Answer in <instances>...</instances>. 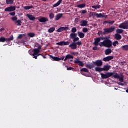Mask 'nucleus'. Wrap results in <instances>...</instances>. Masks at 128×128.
Masks as SVG:
<instances>
[{
	"mask_svg": "<svg viewBox=\"0 0 128 128\" xmlns=\"http://www.w3.org/2000/svg\"><path fill=\"white\" fill-rule=\"evenodd\" d=\"M102 78V80H104L106 78H110V76H112V78H114V72H106L105 74L104 73L100 74Z\"/></svg>",
	"mask_w": 128,
	"mask_h": 128,
	"instance_id": "1",
	"label": "nucleus"
},
{
	"mask_svg": "<svg viewBox=\"0 0 128 128\" xmlns=\"http://www.w3.org/2000/svg\"><path fill=\"white\" fill-rule=\"evenodd\" d=\"M115 30V26H112L108 28H104V32H103V34H110V32H114Z\"/></svg>",
	"mask_w": 128,
	"mask_h": 128,
	"instance_id": "2",
	"label": "nucleus"
},
{
	"mask_svg": "<svg viewBox=\"0 0 128 128\" xmlns=\"http://www.w3.org/2000/svg\"><path fill=\"white\" fill-rule=\"evenodd\" d=\"M118 28L123 30H128V20H126L124 22L120 24Z\"/></svg>",
	"mask_w": 128,
	"mask_h": 128,
	"instance_id": "3",
	"label": "nucleus"
},
{
	"mask_svg": "<svg viewBox=\"0 0 128 128\" xmlns=\"http://www.w3.org/2000/svg\"><path fill=\"white\" fill-rule=\"evenodd\" d=\"M113 78L119 79V82H124V76H122V74L120 76L118 73H116L115 74L113 75Z\"/></svg>",
	"mask_w": 128,
	"mask_h": 128,
	"instance_id": "4",
	"label": "nucleus"
},
{
	"mask_svg": "<svg viewBox=\"0 0 128 128\" xmlns=\"http://www.w3.org/2000/svg\"><path fill=\"white\" fill-rule=\"evenodd\" d=\"M105 48H112V42L110 39L104 40Z\"/></svg>",
	"mask_w": 128,
	"mask_h": 128,
	"instance_id": "5",
	"label": "nucleus"
},
{
	"mask_svg": "<svg viewBox=\"0 0 128 128\" xmlns=\"http://www.w3.org/2000/svg\"><path fill=\"white\" fill-rule=\"evenodd\" d=\"M32 52H33V54H32V58H35L36 60H38V58H37V54H40V50L39 49H36V48H34V49Z\"/></svg>",
	"mask_w": 128,
	"mask_h": 128,
	"instance_id": "6",
	"label": "nucleus"
},
{
	"mask_svg": "<svg viewBox=\"0 0 128 128\" xmlns=\"http://www.w3.org/2000/svg\"><path fill=\"white\" fill-rule=\"evenodd\" d=\"M70 44V42H69L68 41H67V42L62 41V42L56 43V44L57 46H68Z\"/></svg>",
	"mask_w": 128,
	"mask_h": 128,
	"instance_id": "7",
	"label": "nucleus"
},
{
	"mask_svg": "<svg viewBox=\"0 0 128 128\" xmlns=\"http://www.w3.org/2000/svg\"><path fill=\"white\" fill-rule=\"evenodd\" d=\"M80 59L76 58V60H74V63L76 64H78V66H84V62L82 61H80L79 60Z\"/></svg>",
	"mask_w": 128,
	"mask_h": 128,
	"instance_id": "8",
	"label": "nucleus"
},
{
	"mask_svg": "<svg viewBox=\"0 0 128 128\" xmlns=\"http://www.w3.org/2000/svg\"><path fill=\"white\" fill-rule=\"evenodd\" d=\"M14 10H16V7L12 6H11L10 7L6 8L4 9L5 12H14Z\"/></svg>",
	"mask_w": 128,
	"mask_h": 128,
	"instance_id": "9",
	"label": "nucleus"
},
{
	"mask_svg": "<svg viewBox=\"0 0 128 128\" xmlns=\"http://www.w3.org/2000/svg\"><path fill=\"white\" fill-rule=\"evenodd\" d=\"M102 38V36L94 38V44L96 46H98V42H100V40Z\"/></svg>",
	"mask_w": 128,
	"mask_h": 128,
	"instance_id": "10",
	"label": "nucleus"
},
{
	"mask_svg": "<svg viewBox=\"0 0 128 128\" xmlns=\"http://www.w3.org/2000/svg\"><path fill=\"white\" fill-rule=\"evenodd\" d=\"M93 64L97 66H102V60H96V62H93Z\"/></svg>",
	"mask_w": 128,
	"mask_h": 128,
	"instance_id": "11",
	"label": "nucleus"
},
{
	"mask_svg": "<svg viewBox=\"0 0 128 128\" xmlns=\"http://www.w3.org/2000/svg\"><path fill=\"white\" fill-rule=\"evenodd\" d=\"M68 30V27H61L58 28L56 32H64V30Z\"/></svg>",
	"mask_w": 128,
	"mask_h": 128,
	"instance_id": "12",
	"label": "nucleus"
},
{
	"mask_svg": "<svg viewBox=\"0 0 128 128\" xmlns=\"http://www.w3.org/2000/svg\"><path fill=\"white\" fill-rule=\"evenodd\" d=\"M114 59V56H108L103 58L104 62H110Z\"/></svg>",
	"mask_w": 128,
	"mask_h": 128,
	"instance_id": "13",
	"label": "nucleus"
},
{
	"mask_svg": "<svg viewBox=\"0 0 128 128\" xmlns=\"http://www.w3.org/2000/svg\"><path fill=\"white\" fill-rule=\"evenodd\" d=\"M69 48H70L72 50H76L78 47L76 46V43L73 42L69 45Z\"/></svg>",
	"mask_w": 128,
	"mask_h": 128,
	"instance_id": "14",
	"label": "nucleus"
},
{
	"mask_svg": "<svg viewBox=\"0 0 128 128\" xmlns=\"http://www.w3.org/2000/svg\"><path fill=\"white\" fill-rule=\"evenodd\" d=\"M38 21L40 22H48V18L46 17H42L38 20Z\"/></svg>",
	"mask_w": 128,
	"mask_h": 128,
	"instance_id": "15",
	"label": "nucleus"
},
{
	"mask_svg": "<svg viewBox=\"0 0 128 128\" xmlns=\"http://www.w3.org/2000/svg\"><path fill=\"white\" fill-rule=\"evenodd\" d=\"M88 22L86 20H82L80 22L81 26H88Z\"/></svg>",
	"mask_w": 128,
	"mask_h": 128,
	"instance_id": "16",
	"label": "nucleus"
},
{
	"mask_svg": "<svg viewBox=\"0 0 128 128\" xmlns=\"http://www.w3.org/2000/svg\"><path fill=\"white\" fill-rule=\"evenodd\" d=\"M49 56L52 58V60H55L56 62H60V58L52 56V55L49 54Z\"/></svg>",
	"mask_w": 128,
	"mask_h": 128,
	"instance_id": "17",
	"label": "nucleus"
},
{
	"mask_svg": "<svg viewBox=\"0 0 128 128\" xmlns=\"http://www.w3.org/2000/svg\"><path fill=\"white\" fill-rule=\"evenodd\" d=\"M26 16H28V18H29L30 20H36V17L30 14H27Z\"/></svg>",
	"mask_w": 128,
	"mask_h": 128,
	"instance_id": "18",
	"label": "nucleus"
},
{
	"mask_svg": "<svg viewBox=\"0 0 128 128\" xmlns=\"http://www.w3.org/2000/svg\"><path fill=\"white\" fill-rule=\"evenodd\" d=\"M77 36V34L76 33H70V38L71 40H74L75 38Z\"/></svg>",
	"mask_w": 128,
	"mask_h": 128,
	"instance_id": "19",
	"label": "nucleus"
},
{
	"mask_svg": "<svg viewBox=\"0 0 128 128\" xmlns=\"http://www.w3.org/2000/svg\"><path fill=\"white\" fill-rule=\"evenodd\" d=\"M110 68V66L108 65L104 66V68H102L103 72L104 70L108 72V70H109Z\"/></svg>",
	"mask_w": 128,
	"mask_h": 128,
	"instance_id": "20",
	"label": "nucleus"
},
{
	"mask_svg": "<svg viewBox=\"0 0 128 128\" xmlns=\"http://www.w3.org/2000/svg\"><path fill=\"white\" fill-rule=\"evenodd\" d=\"M70 58H74V56L72 55L68 54L66 56V58L64 60V62H66V60H68Z\"/></svg>",
	"mask_w": 128,
	"mask_h": 128,
	"instance_id": "21",
	"label": "nucleus"
},
{
	"mask_svg": "<svg viewBox=\"0 0 128 128\" xmlns=\"http://www.w3.org/2000/svg\"><path fill=\"white\" fill-rule=\"evenodd\" d=\"M78 36H79L80 38H84V34L82 32H78Z\"/></svg>",
	"mask_w": 128,
	"mask_h": 128,
	"instance_id": "22",
	"label": "nucleus"
},
{
	"mask_svg": "<svg viewBox=\"0 0 128 128\" xmlns=\"http://www.w3.org/2000/svg\"><path fill=\"white\" fill-rule=\"evenodd\" d=\"M110 54H112V49L108 48L105 50V54H106V56H108Z\"/></svg>",
	"mask_w": 128,
	"mask_h": 128,
	"instance_id": "23",
	"label": "nucleus"
},
{
	"mask_svg": "<svg viewBox=\"0 0 128 128\" xmlns=\"http://www.w3.org/2000/svg\"><path fill=\"white\" fill-rule=\"evenodd\" d=\"M62 0H58V1L56 3L53 4V7L56 8V6H60V4H62Z\"/></svg>",
	"mask_w": 128,
	"mask_h": 128,
	"instance_id": "24",
	"label": "nucleus"
},
{
	"mask_svg": "<svg viewBox=\"0 0 128 128\" xmlns=\"http://www.w3.org/2000/svg\"><path fill=\"white\" fill-rule=\"evenodd\" d=\"M62 16V14H58L55 16L56 20H58Z\"/></svg>",
	"mask_w": 128,
	"mask_h": 128,
	"instance_id": "25",
	"label": "nucleus"
},
{
	"mask_svg": "<svg viewBox=\"0 0 128 128\" xmlns=\"http://www.w3.org/2000/svg\"><path fill=\"white\" fill-rule=\"evenodd\" d=\"M15 24L18 26H22V20H18L14 22Z\"/></svg>",
	"mask_w": 128,
	"mask_h": 128,
	"instance_id": "26",
	"label": "nucleus"
},
{
	"mask_svg": "<svg viewBox=\"0 0 128 128\" xmlns=\"http://www.w3.org/2000/svg\"><path fill=\"white\" fill-rule=\"evenodd\" d=\"M24 10H30V8H34V6H24Z\"/></svg>",
	"mask_w": 128,
	"mask_h": 128,
	"instance_id": "27",
	"label": "nucleus"
},
{
	"mask_svg": "<svg viewBox=\"0 0 128 128\" xmlns=\"http://www.w3.org/2000/svg\"><path fill=\"white\" fill-rule=\"evenodd\" d=\"M14 0H6V4H13Z\"/></svg>",
	"mask_w": 128,
	"mask_h": 128,
	"instance_id": "28",
	"label": "nucleus"
},
{
	"mask_svg": "<svg viewBox=\"0 0 128 128\" xmlns=\"http://www.w3.org/2000/svg\"><path fill=\"white\" fill-rule=\"evenodd\" d=\"M115 38L118 40H122V36L118 34H116Z\"/></svg>",
	"mask_w": 128,
	"mask_h": 128,
	"instance_id": "29",
	"label": "nucleus"
},
{
	"mask_svg": "<svg viewBox=\"0 0 128 128\" xmlns=\"http://www.w3.org/2000/svg\"><path fill=\"white\" fill-rule=\"evenodd\" d=\"M86 67H87L88 68H90V70L91 68H93L94 67V64H88L86 65Z\"/></svg>",
	"mask_w": 128,
	"mask_h": 128,
	"instance_id": "30",
	"label": "nucleus"
},
{
	"mask_svg": "<svg viewBox=\"0 0 128 128\" xmlns=\"http://www.w3.org/2000/svg\"><path fill=\"white\" fill-rule=\"evenodd\" d=\"M54 30H56V28H54V27H52L48 30V32H50V33L54 32Z\"/></svg>",
	"mask_w": 128,
	"mask_h": 128,
	"instance_id": "31",
	"label": "nucleus"
},
{
	"mask_svg": "<svg viewBox=\"0 0 128 128\" xmlns=\"http://www.w3.org/2000/svg\"><path fill=\"white\" fill-rule=\"evenodd\" d=\"M95 70L96 72H103L102 68H100V67H96L95 68Z\"/></svg>",
	"mask_w": 128,
	"mask_h": 128,
	"instance_id": "32",
	"label": "nucleus"
},
{
	"mask_svg": "<svg viewBox=\"0 0 128 128\" xmlns=\"http://www.w3.org/2000/svg\"><path fill=\"white\" fill-rule=\"evenodd\" d=\"M77 6L79 8H86V4H78V5Z\"/></svg>",
	"mask_w": 128,
	"mask_h": 128,
	"instance_id": "33",
	"label": "nucleus"
},
{
	"mask_svg": "<svg viewBox=\"0 0 128 128\" xmlns=\"http://www.w3.org/2000/svg\"><path fill=\"white\" fill-rule=\"evenodd\" d=\"M6 38L4 37L0 38V42H6Z\"/></svg>",
	"mask_w": 128,
	"mask_h": 128,
	"instance_id": "34",
	"label": "nucleus"
},
{
	"mask_svg": "<svg viewBox=\"0 0 128 128\" xmlns=\"http://www.w3.org/2000/svg\"><path fill=\"white\" fill-rule=\"evenodd\" d=\"M28 36L30 38H34V36H36V34L34 33L30 32L28 34Z\"/></svg>",
	"mask_w": 128,
	"mask_h": 128,
	"instance_id": "35",
	"label": "nucleus"
},
{
	"mask_svg": "<svg viewBox=\"0 0 128 128\" xmlns=\"http://www.w3.org/2000/svg\"><path fill=\"white\" fill-rule=\"evenodd\" d=\"M116 32L117 34H122L124 32V30L122 29H116Z\"/></svg>",
	"mask_w": 128,
	"mask_h": 128,
	"instance_id": "36",
	"label": "nucleus"
},
{
	"mask_svg": "<svg viewBox=\"0 0 128 128\" xmlns=\"http://www.w3.org/2000/svg\"><path fill=\"white\" fill-rule=\"evenodd\" d=\"M49 18L50 20H52L54 18V14L52 12H51L49 14Z\"/></svg>",
	"mask_w": 128,
	"mask_h": 128,
	"instance_id": "37",
	"label": "nucleus"
},
{
	"mask_svg": "<svg viewBox=\"0 0 128 128\" xmlns=\"http://www.w3.org/2000/svg\"><path fill=\"white\" fill-rule=\"evenodd\" d=\"M80 70V72H88V70L86 68H82Z\"/></svg>",
	"mask_w": 128,
	"mask_h": 128,
	"instance_id": "38",
	"label": "nucleus"
},
{
	"mask_svg": "<svg viewBox=\"0 0 128 128\" xmlns=\"http://www.w3.org/2000/svg\"><path fill=\"white\" fill-rule=\"evenodd\" d=\"M92 8L98 10V8H100V5L93 6H92Z\"/></svg>",
	"mask_w": 128,
	"mask_h": 128,
	"instance_id": "39",
	"label": "nucleus"
},
{
	"mask_svg": "<svg viewBox=\"0 0 128 128\" xmlns=\"http://www.w3.org/2000/svg\"><path fill=\"white\" fill-rule=\"evenodd\" d=\"M26 34H20L19 36H18V40H20L24 38V36H25Z\"/></svg>",
	"mask_w": 128,
	"mask_h": 128,
	"instance_id": "40",
	"label": "nucleus"
},
{
	"mask_svg": "<svg viewBox=\"0 0 128 128\" xmlns=\"http://www.w3.org/2000/svg\"><path fill=\"white\" fill-rule=\"evenodd\" d=\"M122 48L124 50H128V44L122 46Z\"/></svg>",
	"mask_w": 128,
	"mask_h": 128,
	"instance_id": "41",
	"label": "nucleus"
},
{
	"mask_svg": "<svg viewBox=\"0 0 128 128\" xmlns=\"http://www.w3.org/2000/svg\"><path fill=\"white\" fill-rule=\"evenodd\" d=\"M6 40L8 42H10V40H14V36H12V35L10 38H6Z\"/></svg>",
	"mask_w": 128,
	"mask_h": 128,
	"instance_id": "42",
	"label": "nucleus"
},
{
	"mask_svg": "<svg viewBox=\"0 0 128 128\" xmlns=\"http://www.w3.org/2000/svg\"><path fill=\"white\" fill-rule=\"evenodd\" d=\"M71 32L73 34H76V28L75 27L72 28Z\"/></svg>",
	"mask_w": 128,
	"mask_h": 128,
	"instance_id": "43",
	"label": "nucleus"
},
{
	"mask_svg": "<svg viewBox=\"0 0 128 128\" xmlns=\"http://www.w3.org/2000/svg\"><path fill=\"white\" fill-rule=\"evenodd\" d=\"M96 16L97 18H104V15L102 14V13L100 14H96Z\"/></svg>",
	"mask_w": 128,
	"mask_h": 128,
	"instance_id": "44",
	"label": "nucleus"
},
{
	"mask_svg": "<svg viewBox=\"0 0 128 128\" xmlns=\"http://www.w3.org/2000/svg\"><path fill=\"white\" fill-rule=\"evenodd\" d=\"M118 44V41H114L112 43V44L114 46H116V44Z\"/></svg>",
	"mask_w": 128,
	"mask_h": 128,
	"instance_id": "45",
	"label": "nucleus"
},
{
	"mask_svg": "<svg viewBox=\"0 0 128 128\" xmlns=\"http://www.w3.org/2000/svg\"><path fill=\"white\" fill-rule=\"evenodd\" d=\"M11 20L13 21V22H16L18 20V17L17 16H13L11 18Z\"/></svg>",
	"mask_w": 128,
	"mask_h": 128,
	"instance_id": "46",
	"label": "nucleus"
},
{
	"mask_svg": "<svg viewBox=\"0 0 128 128\" xmlns=\"http://www.w3.org/2000/svg\"><path fill=\"white\" fill-rule=\"evenodd\" d=\"M80 40V38L78 37H75L74 39H73V42H78Z\"/></svg>",
	"mask_w": 128,
	"mask_h": 128,
	"instance_id": "47",
	"label": "nucleus"
},
{
	"mask_svg": "<svg viewBox=\"0 0 128 128\" xmlns=\"http://www.w3.org/2000/svg\"><path fill=\"white\" fill-rule=\"evenodd\" d=\"M100 46H104V40L102 42H100L99 44Z\"/></svg>",
	"mask_w": 128,
	"mask_h": 128,
	"instance_id": "48",
	"label": "nucleus"
},
{
	"mask_svg": "<svg viewBox=\"0 0 128 128\" xmlns=\"http://www.w3.org/2000/svg\"><path fill=\"white\" fill-rule=\"evenodd\" d=\"M83 32H88V30L86 28H82Z\"/></svg>",
	"mask_w": 128,
	"mask_h": 128,
	"instance_id": "49",
	"label": "nucleus"
},
{
	"mask_svg": "<svg viewBox=\"0 0 128 128\" xmlns=\"http://www.w3.org/2000/svg\"><path fill=\"white\" fill-rule=\"evenodd\" d=\"M80 14H86V10H82L81 11H80Z\"/></svg>",
	"mask_w": 128,
	"mask_h": 128,
	"instance_id": "50",
	"label": "nucleus"
},
{
	"mask_svg": "<svg viewBox=\"0 0 128 128\" xmlns=\"http://www.w3.org/2000/svg\"><path fill=\"white\" fill-rule=\"evenodd\" d=\"M108 24H114V21L109 20V23Z\"/></svg>",
	"mask_w": 128,
	"mask_h": 128,
	"instance_id": "51",
	"label": "nucleus"
},
{
	"mask_svg": "<svg viewBox=\"0 0 128 128\" xmlns=\"http://www.w3.org/2000/svg\"><path fill=\"white\" fill-rule=\"evenodd\" d=\"M71 54H74V56H78V52H72Z\"/></svg>",
	"mask_w": 128,
	"mask_h": 128,
	"instance_id": "52",
	"label": "nucleus"
},
{
	"mask_svg": "<svg viewBox=\"0 0 128 128\" xmlns=\"http://www.w3.org/2000/svg\"><path fill=\"white\" fill-rule=\"evenodd\" d=\"M9 14H10V16H15L16 15V12H10L9 13Z\"/></svg>",
	"mask_w": 128,
	"mask_h": 128,
	"instance_id": "53",
	"label": "nucleus"
},
{
	"mask_svg": "<svg viewBox=\"0 0 128 128\" xmlns=\"http://www.w3.org/2000/svg\"><path fill=\"white\" fill-rule=\"evenodd\" d=\"M76 44L78 46H82V42H76Z\"/></svg>",
	"mask_w": 128,
	"mask_h": 128,
	"instance_id": "54",
	"label": "nucleus"
},
{
	"mask_svg": "<svg viewBox=\"0 0 128 128\" xmlns=\"http://www.w3.org/2000/svg\"><path fill=\"white\" fill-rule=\"evenodd\" d=\"M109 24V20H108L107 21H104L103 22V24Z\"/></svg>",
	"mask_w": 128,
	"mask_h": 128,
	"instance_id": "55",
	"label": "nucleus"
},
{
	"mask_svg": "<svg viewBox=\"0 0 128 128\" xmlns=\"http://www.w3.org/2000/svg\"><path fill=\"white\" fill-rule=\"evenodd\" d=\"M74 70V68L72 67L67 68V70Z\"/></svg>",
	"mask_w": 128,
	"mask_h": 128,
	"instance_id": "56",
	"label": "nucleus"
},
{
	"mask_svg": "<svg viewBox=\"0 0 128 128\" xmlns=\"http://www.w3.org/2000/svg\"><path fill=\"white\" fill-rule=\"evenodd\" d=\"M79 20H80V18H76L74 20L75 22H78Z\"/></svg>",
	"mask_w": 128,
	"mask_h": 128,
	"instance_id": "57",
	"label": "nucleus"
},
{
	"mask_svg": "<svg viewBox=\"0 0 128 128\" xmlns=\"http://www.w3.org/2000/svg\"><path fill=\"white\" fill-rule=\"evenodd\" d=\"M92 50H98V47L96 46L94 47H93Z\"/></svg>",
	"mask_w": 128,
	"mask_h": 128,
	"instance_id": "58",
	"label": "nucleus"
},
{
	"mask_svg": "<svg viewBox=\"0 0 128 128\" xmlns=\"http://www.w3.org/2000/svg\"><path fill=\"white\" fill-rule=\"evenodd\" d=\"M60 58V60H64V56H62V57L61 58Z\"/></svg>",
	"mask_w": 128,
	"mask_h": 128,
	"instance_id": "59",
	"label": "nucleus"
},
{
	"mask_svg": "<svg viewBox=\"0 0 128 128\" xmlns=\"http://www.w3.org/2000/svg\"><path fill=\"white\" fill-rule=\"evenodd\" d=\"M32 52H34L29 51V54H30V56H32V54H33Z\"/></svg>",
	"mask_w": 128,
	"mask_h": 128,
	"instance_id": "60",
	"label": "nucleus"
},
{
	"mask_svg": "<svg viewBox=\"0 0 128 128\" xmlns=\"http://www.w3.org/2000/svg\"><path fill=\"white\" fill-rule=\"evenodd\" d=\"M102 34V31L98 32V34L99 36H100V34Z\"/></svg>",
	"mask_w": 128,
	"mask_h": 128,
	"instance_id": "61",
	"label": "nucleus"
},
{
	"mask_svg": "<svg viewBox=\"0 0 128 128\" xmlns=\"http://www.w3.org/2000/svg\"><path fill=\"white\" fill-rule=\"evenodd\" d=\"M3 30H4V28H2L0 29V32H3Z\"/></svg>",
	"mask_w": 128,
	"mask_h": 128,
	"instance_id": "62",
	"label": "nucleus"
},
{
	"mask_svg": "<svg viewBox=\"0 0 128 128\" xmlns=\"http://www.w3.org/2000/svg\"><path fill=\"white\" fill-rule=\"evenodd\" d=\"M118 84H120V86H124V84L122 82H119Z\"/></svg>",
	"mask_w": 128,
	"mask_h": 128,
	"instance_id": "63",
	"label": "nucleus"
},
{
	"mask_svg": "<svg viewBox=\"0 0 128 128\" xmlns=\"http://www.w3.org/2000/svg\"><path fill=\"white\" fill-rule=\"evenodd\" d=\"M42 56L43 58H46V57L45 56L43 55Z\"/></svg>",
	"mask_w": 128,
	"mask_h": 128,
	"instance_id": "64",
	"label": "nucleus"
}]
</instances>
